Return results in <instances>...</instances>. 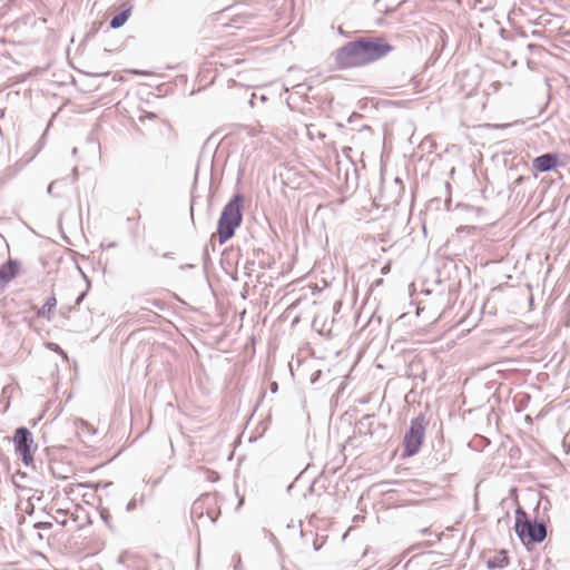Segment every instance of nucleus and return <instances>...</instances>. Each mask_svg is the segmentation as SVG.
Returning <instances> with one entry per match:
<instances>
[{
  "label": "nucleus",
  "mask_w": 570,
  "mask_h": 570,
  "mask_svg": "<svg viewBox=\"0 0 570 570\" xmlns=\"http://www.w3.org/2000/svg\"><path fill=\"white\" fill-rule=\"evenodd\" d=\"M243 196L236 195L224 207L218 220L217 236L220 244L229 240L243 220Z\"/></svg>",
  "instance_id": "obj_1"
},
{
  "label": "nucleus",
  "mask_w": 570,
  "mask_h": 570,
  "mask_svg": "<svg viewBox=\"0 0 570 570\" xmlns=\"http://www.w3.org/2000/svg\"><path fill=\"white\" fill-rule=\"evenodd\" d=\"M514 530L527 547L542 542L547 537L546 525L541 522L530 521L521 508L515 510Z\"/></svg>",
  "instance_id": "obj_2"
},
{
  "label": "nucleus",
  "mask_w": 570,
  "mask_h": 570,
  "mask_svg": "<svg viewBox=\"0 0 570 570\" xmlns=\"http://www.w3.org/2000/svg\"><path fill=\"white\" fill-rule=\"evenodd\" d=\"M364 63L368 65L387 56L393 47L381 37H363L358 39Z\"/></svg>",
  "instance_id": "obj_3"
},
{
  "label": "nucleus",
  "mask_w": 570,
  "mask_h": 570,
  "mask_svg": "<svg viewBox=\"0 0 570 570\" xmlns=\"http://www.w3.org/2000/svg\"><path fill=\"white\" fill-rule=\"evenodd\" d=\"M424 432L425 426L422 417H417L411 422L410 429L403 439V456H413L419 452L424 440Z\"/></svg>",
  "instance_id": "obj_4"
},
{
  "label": "nucleus",
  "mask_w": 570,
  "mask_h": 570,
  "mask_svg": "<svg viewBox=\"0 0 570 570\" xmlns=\"http://www.w3.org/2000/svg\"><path fill=\"white\" fill-rule=\"evenodd\" d=\"M335 60L341 68L365 66L358 40L347 42L335 53Z\"/></svg>",
  "instance_id": "obj_5"
},
{
  "label": "nucleus",
  "mask_w": 570,
  "mask_h": 570,
  "mask_svg": "<svg viewBox=\"0 0 570 570\" xmlns=\"http://www.w3.org/2000/svg\"><path fill=\"white\" fill-rule=\"evenodd\" d=\"M16 452L22 458V461L28 465L33 460V439L29 430L19 428L16 430L14 438Z\"/></svg>",
  "instance_id": "obj_6"
},
{
  "label": "nucleus",
  "mask_w": 570,
  "mask_h": 570,
  "mask_svg": "<svg viewBox=\"0 0 570 570\" xmlns=\"http://www.w3.org/2000/svg\"><path fill=\"white\" fill-rule=\"evenodd\" d=\"M19 273V264L16 261H8L0 267V291L11 282Z\"/></svg>",
  "instance_id": "obj_7"
},
{
  "label": "nucleus",
  "mask_w": 570,
  "mask_h": 570,
  "mask_svg": "<svg viewBox=\"0 0 570 570\" xmlns=\"http://www.w3.org/2000/svg\"><path fill=\"white\" fill-rule=\"evenodd\" d=\"M75 426L78 436L83 441H89L94 435L97 434V429L89 422L78 419L75 421Z\"/></svg>",
  "instance_id": "obj_8"
},
{
  "label": "nucleus",
  "mask_w": 570,
  "mask_h": 570,
  "mask_svg": "<svg viewBox=\"0 0 570 570\" xmlns=\"http://www.w3.org/2000/svg\"><path fill=\"white\" fill-rule=\"evenodd\" d=\"M533 166L539 171H548L557 166V156L552 154L539 156L533 160Z\"/></svg>",
  "instance_id": "obj_9"
},
{
  "label": "nucleus",
  "mask_w": 570,
  "mask_h": 570,
  "mask_svg": "<svg viewBox=\"0 0 570 570\" xmlns=\"http://www.w3.org/2000/svg\"><path fill=\"white\" fill-rule=\"evenodd\" d=\"M509 563V558L505 550L494 551L493 556L489 557L487 564L489 568H504Z\"/></svg>",
  "instance_id": "obj_10"
},
{
  "label": "nucleus",
  "mask_w": 570,
  "mask_h": 570,
  "mask_svg": "<svg viewBox=\"0 0 570 570\" xmlns=\"http://www.w3.org/2000/svg\"><path fill=\"white\" fill-rule=\"evenodd\" d=\"M56 306H57V299L52 295L47 298V301L40 308L37 309L36 315L40 318H46L49 321V320H51V316H52V313H53Z\"/></svg>",
  "instance_id": "obj_11"
},
{
  "label": "nucleus",
  "mask_w": 570,
  "mask_h": 570,
  "mask_svg": "<svg viewBox=\"0 0 570 570\" xmlns=\"http://www.w3.org/2000/svg\"><path fill=\"white\" fill-rule=\"evenodd\" d=\"M26 97V91L21 95L18 90L9 89L6 94V102L9 105H22Z\"/></svg>",
  "instance_id": "obj_12"
},
{
  "label": "nucleus",
  "mask_w": 570,
  "mask_h": 570,
  "mask_svg": "<svg viewBox=\"0 0 570 570\" xmlns=\"http://www.w3.org/2000/svg\"><path fill=\"white\" fill-rule=\"evenodd\" d=\"M129 16H130V9L119 12L110 20V27L112 29H118V28L122 27L126 23V21L128 20Z\"/></svg>",
  "instance_id": "obj_13"
},
{
  "label": "nucleus",
  "mask_w": 570,
  "mask_h": 570,
  "mask_svg": "<svg viewBox=\"0 0 570 570\" xmlns=\"http://www.w3.org/2000/svg\"><path fill=\"white\" fill-rule=\"evenodd\" d=\"M200 470H202V471H205V472H207V473H208V479H209L210 481H216V480L218 479V475H217V473H216V472H214V471H209V470H207V469H205V468H200Z\"/></svg>",
  "instance_id": "obj_14"
},
{
  "label": "nucleus",
  "mask_w": 570,
  "mask_h": 570,
  "mask_svg": "<svg viewBox=\"0 0 570 570\" xmlns=\"http://www.w3.org/2000/svg\"><path fill=\"white\" fill-rule=\"evenodd\" d=\"M257 99H258L257 94H256V92H253V94H252V97H250V99H249V104H250V106H252V107H254L255 105H257Z\"/></svg>",
  "instance_id": "obj_15"
},
{
  "label": "nucleus",
  "mask_w": 570,
  "mask_h": 570,
  "mask_svg": "<svg viewBox=\"0 0 570 570\" xmlns=\"http://www.w3.org/2000/svg\"><path fill=\"white\" fill-rule=\"evenodd\" d=\"M389 271H390V266L386 265V266L383 267L382 273H387Z\"/></svg>",
  "instance_id": "obj_16"
},
{
  "label": "nucleus",
  "mask_w": 570,
  "mask_h": 570,
  "mask_svg": "<svg viewBox=\"0 0 570 570\" xmlns=\"http://www.w3.org/2000/svg\"><path fill=\"white\" fill-rule=\"evenodd\" d=\"M259 100L261 101H264L265 100V97L263 95L259 96Z\"/></svg>",
  "instance_id": "obj_17"
}]
</instances>
